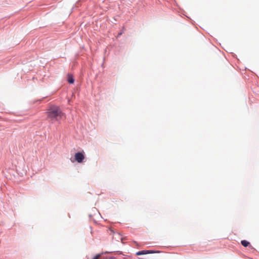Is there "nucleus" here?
Returning <instances> with one entry per match:
<instances>
[{
	"mask_svg": "<svg viewBox=\"0 0 259 259\" xmlns=\"http://www.w3.org/2000/svg\"><path fill=\"white\" fill-rule=\"evenodd\" d=\"M63 116L64 113L58 106L51 107L47 112V117L52 122L61 120Z\"/></svg>",
	"mask_w": 259,
	"mask_h": 259,
	"instance_id": "nucleus-1",
	"label": "nucleus"
},
{
	"mask_svg": "<svg viewBox=\"0 0 259 259\" xmlns=\"http://www.w3.org/2000/svg\"><path fill=\"white\" fill-rule=\"evenodd\" d=\"M71 161L72 162H74L76 161L80 163L81 162V152H78V153H76L74 157L71 158Z\"/></svg>",
	"mask_w": 259,
	"mask_h": 259,
	"instance_id": "nucleus-2",
	"label": "nucleus"
},
{
	"mask_svg": "<svg viewBox=\"0 0 259 259\" xmlns=\"http://www.w3.org/2000/svg\"><path fill=\"white\" fill-rule=\"evenodd\" d=\"M154 252H155L154 251H152V250H142V251H138L136 253V255H141L146 254H148V253H153Z\"/></svg>",
	"mask_w": 259,
	"mask_h": 259,
	"instance_id": "nucleus-3",
	"label": "nucleus"
},
{
	"mask_svg": "<svg viewBox=\"0 0 259 259\" xmlns=\"http://www.w3.org/2000/svg\"><path fill=\"white\" fill-rule=\"evenodd\" d=\"M241 243L244 247H247L250 245V243L248 241L245 240H242L241 241Z\"/></svg>",
	"mask_w": 259,
	"mask_h": 259,
	"instance_id": "nucleus-4",
	"label": "nucleus"
},
{
	"mask_svg": "<svg viewBox=\"0 0 259 259\" xmlns=\"http://www.w3.org/2000/svg\"><path fill=\"white\" fill-rule=\"evenodd\" d=\"M68 82L70 83H73L74 82V79L73 76L71 75L68 76Z\"/></svg>",
	"mask_w": 259,
	"mask_h": 259,
	"instance_id": "nucleus-5",
	"label": "nucleus"
},
{
	"mask_svg": "<svg viewBox=\"0 0 259 259\" xmlns=\"http://www.w3.org/2000/svg\"><path fill=\"white\" fill-rule=\"evenodd\" d=\"M102 253L97 254L93 259H104V257L102 256Z\"/></svg>",
	"mask_w": 259,
	"mask_h": 259,
	"instance_id": "nucleus-6",
	"label": "nucleus"
},
{
	"mask_svg": "<svg viewBox=\"0 0 259 259\" xmlns=\"http://www.w3.org/2000/svg\"><path fill=\"white\" fill-rule=\"evenodd\" d=\"M81 157H82V161H83V158H84V156L83 155V154H82V156H81Z\"/></svg>",
	"mask_w": 259,
	"mask_h": 259,
	"instance_id": "nucleus-7",
	"label": "nucleus"
},
{
	"mask_svg": "<svg viewBox=\"0 0 259 259\" xmlns=\"http://www.w3.org/2000/svg\"><path fill=\"white\" fill-rule=\"evenodd\" d=\"M121 35V33L118 34V36Z\"/></svg>",
	"mask_w": 259,
	"mask_h": 259,
	"instance_id": "nucleus-8",
	"label": "nucleus"
}]
</instances>
